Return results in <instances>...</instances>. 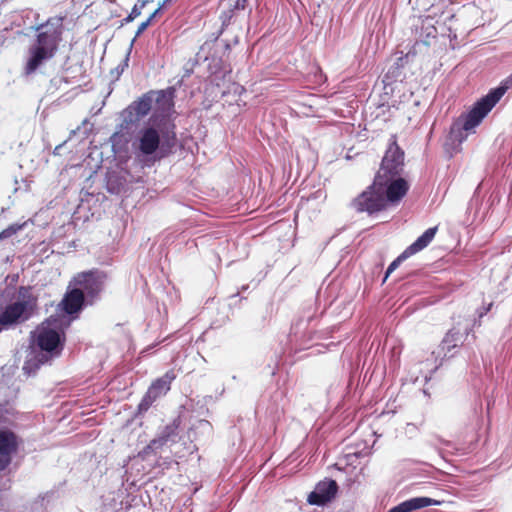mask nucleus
<instances>
[{
	"label": "nucleus",
	"mask_w": 512,
	"mask_h": 512,
	"mask_svg": "<svg viewBox=\"0 0 512 512\" xmlns=\"http://www.w3.org/2000/svg\"><path fill=\"white\" fill-rule=\"evenodd\" d=\"M36 343L41 350L53 352L60 344V335L53 329L45 328L38 332Z\"/></svg>",
	"instance_id": "nucleus-17"
},
{
	"label": "nucleus",
	"mask_w": 512,
	"mask_h": 512,
	"mask_svg": "<svg viewBox=\"0 0 512 512\" xmlns=\"http://www.w3.org/2000/svg\"><path fill=\"white\" fill-rule=\"evenodd\" d=\"M437 232V227L428 228L420 237L417 238L410 246H408L392 263L388 266L386 271V278L399 267V265L409 258L410 256L418 253L426 248L434 239Z\"/></svg>",
	"instance_id": "nucleus-10"
},
{
	"label": "nucleus",
	"mask_w": 512,
	"mask_h": 512,
	"mask_svg": "<svg viewBox=\"0 0 512 512\" xmlns=\"http://www.w3.org/2000/svg\"><path fill=\"white\" fill-rule=\"evenodd\" d=\"M379 188L384 191V199L387 205L396 206L407 195L410 186L405 178L398 176L386 183L379 184Z\"/></svg>",
	"instance_id": "nucleus-11"
},
{
	"label": "nucleus",
	"mask_w": 512,
	"mask_h": 512,
	"mask_svg": "<svg viewBox=\"0 0 512 512\" xmlns=\"http://www.w3.org/2000/svg\"><path fill=\"white\" fill-rule=\"evenodd\" d=\"M24 225L25 224H17V223L9 225L7 228H5L4 230H2L0 232V239H5V238H9V237L13 236L18 231H20L24 227Z\"/></svg>",
	"instance_id": "nucleus-21"
},
{
	"label": "nucleus",
	"mask_w": 512,
	"mask_h": 512,
	"mask_svg": "<svg viewBox=\"0 0 512 512\" xmlns=\"http://www.w3.org/2000/svg\"><path fill=\"white\" fill-rule=\"evenodd\" d=\"M178 428L179 423L177 421H173L172 423L166 425L160 434L151 440L150 443L146 446L144 453L148 454L150 450H157L166 445L169 441L174 442L175 437L177 436Z\"/></svg>",
	"instance_id": "nucleus-16"
},
{
	"label": "nucleus",
	"mask_w": 512,
	"mask_h": 512,
	"mask_svg": "<svg viewBox=\"0 0 512 512\" xmlns=\"http://www.w3.org/2000/svg\"><path fill=\"white\" fill-rule=\"evenodd\" d=\"M161 140L163 146L168 148L175 145L177 138L174 124H170L169 128H160L159 130L154 126L142 128L138 132L137 142L134 145L143 155H152L159 149Z\"/></svg>",
	"instance_id": "nucleus-4"
},
{
	"label": "nucleus",
	"mask_w": 512,
	"mask_h": 512,
	"mask_svg": "<svg viewBox=\"0 0 512 512\" xmlns=\"http://www.w3.org/2000/svg\"><path fill=\"white\" fill-rule=\"evenodd\" d=\"M176 377L175 370L170 369L162 377L154 380L143 396L139 404V409L144 411L148 410L160 396L165 395L170 390L171 383Z\"/></svg>",
	"instance_id": "nucleus-8"
},
{
	"label": "nucleus",
	"mask_w": 512,
	"mask_h": 512,
	"mask_svg": "<svg viewBox=\"0 0 512 512\" xmlns=\"http://www.w3.org/2000/svg\"><path fill=\"white\" fill-rule=\"evenodd\" d=\"M21 444V438L14 431L0 429V471L9 467Z\"/></svg>",
	"instance_id": "nucleus-9"
},
{
	"label": "nucleus",
	"mask_w": 512,
	"mask_h": 512,
	"mask_svg": "<svg viewBox=\"0 0 512 512\" xmlns=\"http://www.w3.org/2000/svg\"><path fill=\"white\" fill-rule=\"evenodd\" d=\"M161 6L158 7L147 19L152 23L153 19L160 13Z\"/></svg>",
	"instance_id": "nucleus-25"
},
{
	"label": "nucleus",
	"mask_w": 512,
	"mask_h": 512,
	"mask_svg": "<svg viewBox=\"0 0 512 512\" xmlns=\"http://www.w3.org/2000/svg\"><path fill=\"white\" fill-rule=\"evenodd\" d=\"M155 109L161 114L168 113L173 107V91L160 90L154 91Z\"/></svg>",
	"instance_id": "nucleus-19"
},
{
	"label": "nucleus",
	"mask_w": 512,
	"mask_h": 512,
	"mask_svg": "<svg viewBox=\"0 0 512 512\" xmlns=\"http://www.w3.org/2000/svg\"><path fill=\"white\" fill-rule=\"evenodd\" d=\"M85 303V294L80 288H73L68 290L60 303L58 304V310L62 311L67 315H73L80 312Z\"/></svg>",
	"instance_id": "nucleus-13"
},
{
	"label": "nucleus",
	"mask_w": 512,
	"mask_h": 512,
	"mask_svg": "<svg viewBox=\"0 0 512 512\" xmlns=\"http://www.w3.org/2000/svg\"><path fill=\"white\" fill-rule=\"evenodd\" d=\"M351 207L358 213H367L369 215L387 209L388 205L384 199V191H381L376 179L366 190L354 198Z\"/></svg>",
	"instance_id": "nucleus-6"
},
{
	"label": "nucleus",
	"mask_w": 512,
	"mask_h": 512,
	"mask_svg": "<svg viewBox=\"0 0 512 512\" xmlns=\"http://www.w3.org/2000/svg\"><path fill=\"white\" fill-rule=\"evenodd\" d=\"M154 101V91L145 93L142 97L132 102L128 108L130 122H137L144 118L152 109Z\"/></svg>",
	"instance_id": "nucleus-14"
},
{
	"label": "nucleus",
	"mask_w": 512,
	"mask_h": 512,
	"mask_svg": "<svg viewBox=\"0 0 512 512\" xmlns=\"http://www.w3.org/2000/svg\"><path fill=\"white\" fill-rule=\"evenodd\" d=\"M492 307V303H490L487 307H484L478 314L479 318H482L484 315H486Z\"/></svg>",
	"instance_id": "nucleus-23"
},
{
	"label": "nucleus",
	"mask_w": 512,
	"mask_h": 512,
	"mask_svg": "<svg viewBox=\"0 0 512 512\" xmlns=\"http://www.w3.org/2000/svg\"><path fill=\"white\" fill-rule=\"evenodd\" d=\"M150 24H151V22H150V20H148V19H147L146 21L142 22V23L139 25V27H138V29H137V31H136V37H137V36H140V35H141V34H142V33H143L147 28H148V26H149Z\"/></svg>",
	"instance_id": "nucleus-22"
},
{
	"label": "nucleus",
	"mask_w": 512,
	"mask_h": 512,
	"mask_svg": "<svg viewBox=\"0 0 512 512\" xmlns=\"http://www.w3.org/2000/svg\"><path fill=\"white\" fill-rule=\"evenodd\" d=\"M512 86V74L501 84L489 91L487 95L478 100L471 110L462 114L450 128L449 137L452 142L462 143L468 134L478 126L493 107L500 101L506 91Z\"/></svg>",
	"instance_id": "nucleus-2"
},
{
	"label": "nucleus",
	"mask_w": 512,
	"mask_h": 512,
	"mask_svg": "<svg viewBox=\"0 0 512 512\" xmlns=\"http://www.w3.org/2000/svg\"><path fill=\"white\" fill-rule=\"evenodd\" d=\"M405 153L397 143V136L392 135L389 140V145L382 158L380 167L375 174L378 184L386 183L392 178L401 176L404 170Z\"/></svg>",
	"instance_id": "nucleus-5"
},
{
	"label": "nucleus",
	"mask_w": 512,
	"mask_h": 512,
	"mask_svg": "<svg viewBox=\"0 0 512 512\" xmlns=\"http://www.w3.org/2000/svg\"><path fill=\"white\" fill-rule=\"evenodd\" d=\"M471 331V328H466L463 332H461L457 327L449 329L440 344V348L444 353V356L453 352L454 349L461 347Z\"/></svg>",
	"instance_id": "nucleus-15"
},
{
	"label": "nucleus",
	"mask_w": 512,
	"mask_h": 512,
	"mask_svg": "<svg viewBox=\"0 0 512 512\" xmlns=\"http://www.w3.org/2000/svg\"><path fill=\"white\" fill-rule=\"evenodd\" d=\"M438 501L429 497H415L404 502H401L397 506L391 508L388 512H411L424 507L437 505Z\"/></svg>",
	"instance_id": "nucleus-18"
},
{
	"label": "nucleus",
	"mask_w": 512,
	"mask_h": 512,
	"mask_svg": "<svg viewBox=\"0 0 512 512\" xmlns=\"http://www.w3.org/2000/svg\"><path fill=\"white\" fill-rule=\"evenodd\" d=\"M338 492V485L333 479H326L320 481L314 491H312L307 498V501L312 505L322 506L335 498Z\"/></svg>",
	"instance_id": "nucleus-12"
},
{
	"label": "nucleus",
	"mask_w": 512,
	"mask_h": 512,
	"mask_svg": "<svg viewBox=\"0 0 512 512\" xmlns=\"http://www.w3.org/2000/svg\"><path fill=\"white\" fill-rule=\"evenodd\" d=\"M246 6V0H237L235 4L236 9H244Z\"/></svg>",
	"instance_id": "nucleus-24"
},
{
	"label": "nucleus",
	"mask_w": 512,
	"mask_h": 512,
	"mask_svg": "<svg viewBox=\"0 0 512 512\" xmlns=\"http://www.w3.org/2000/svg\"><path fill=\"white\" fill-rule=\"evenodd\" d=\"M106 279L105 272L93 269L78 273L74 277V284L76 288L82 289L88 298L95 299L102 292Z\"/></svg>",
	"instance_id": "nucleus-7"
},
{
	"label": "nucleus",
	"mask_w": 512,
	"mask_h": 512,
	"mask_svg": "<svg viewBox=\"0 0 512 512\" xmlns=\"http://www.w3.org/2000/svg\"><path fill=\"white\" fill-rule=\"evenodd\" d=\"M34 43L28 49V58L24 66L25 74H33L42 64L51 60L58 52L63 40L64 17H49L35 28Z\"/></svg>",
	"instance_id": "nucleus-1"
},
{
	"label": "nucleus",
	"mask_w": 512,
	"mask_h": 512,
	"mask_svg": "<svg viewBox=\"0 0 512 512\" xmlns=\"http://www.w3.org/2000/svg\"><path fill=\"white\" fill-rule=\"evenodd\" d=\"M38 309V297L31 286H19L17 299L0 313V332L29 320Z\"/></svg>",
	"instance_id": "nucleus-3"
},
{
	"label": "nucleus",
	"mask_w": 512,
	"mask_h": 512,
	"mask_svg": "<svg viewBox=\"0 0 512 512\" xmlns=\"http://www.w3.org/2000/svg\"><path fill=\"white\" fill-rule=\"evenodd\" d=\"M148 0H139L138 3L134 5L129 15L125 18L126 22H131L137 17H139L142 13V9L146 6Z\"/></svg>",
	"instance_id": "nucleus-20"
}]
</instances>
